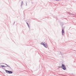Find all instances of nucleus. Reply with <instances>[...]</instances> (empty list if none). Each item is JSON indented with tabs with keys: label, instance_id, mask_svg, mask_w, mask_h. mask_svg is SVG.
Wrapping results in <instances>:
<instances>
[{
	"label": "nucleus",
	"instance_id": "nucleus-13",
	"mask_svg": "<svg viewBox=\"0 0 76 76\" xmlns=\"http://www.w3.org/2000/svg\"><path fill=\"white\" fill-rule=\"evenodd\" d=\"M26 5H27V3H26Z\"/></svg>",
	"mask_w": 76,
	"mask_h": 76
},
{
	"label": "nucleus",
	"instance_id": "nucleus-11",
	"mask_svg": "<svg viewBox=\"0 0 76 76\" xmlns=\"http://www.w3.org/2000/svg\"><path fill=\"white\" fill-rule=\"evenodd\" d=\"M31 3H32V4H33V2H31Z\"/></svg>",
	"mask_w": 76,
	"mask_h": 76
},
{
	"label": "nucleus",
	"instance_id": "nucleus-14",
	"mask_svg": "<svg viewBox=\"0 0 76 76\" xmlns=\"http://www.w3.org/2000/svg\"><path fill=\"white\" fill-rule=\"evenodd\" d=\"M14 23H15V22Z\"/></svg>",
	"mask_w": 76,
	"mask_h": 76
},
{
	"label": "nucleus",
	"instance_id": "nucleus-12",
	"mask_svg": "<svg viewBox=\"0 0 76 76\" xmlns=\"http://www.w3.org/2000/svg\"><path fill=\"white\" fill-rule=\"evenodd\" d=\"M68 14H69V15H71V14L69 13H68Z\"/></svg>",
	"mask_w": 76,
	"mask_h": 76
},
{
	"label": "nucleus",
	"instance_id": "nucleus-9",
	"mask_svg": "<svg viewBox=\"0 0 76 76\" xmlns=\"http://www.w3.org/2000/svg\"><path fill=\"white\" fill-rule=\"evenodd\" d=\"M28 25V26L29 28L30 27H29V24L28 25Z\"/></svg>",
	"mask_w": 76,
	"mask_h": 76
},
{
	"label": "nucleus",
	"instance_id": "nucleus-8",
	"mask_svg": "<svg viewBox=\"0 0 76 76\" xmlns=\"http://www.w3.org/2000/svg\"><path fill=\"white\" fill-rule=\"evenodd\" d=\"M56 0V1H59L60 0Z\"/></svg>",
	"mask_w": 76,
	"mask_h": 76
},
{
	"label": "nucleus",
	"instance_id": "nucleus-10",
	"mask_svg": "<svg viewBox=\"0 0 76 76\" xmlns=\"http://www.w3.org/2000/svg\"><path fill=\"white\" fill-rule=\"evenodd\" d=\"M27 23V25H29V24H28V23Z\"/></svg>",
	"mask_w": 76,
	"mask_h": 76
},
{
	"label": "nucleus",
	"instance_id": "nucleus-5",
	"mask_svg": "<svg viewBox=\"0 0 76 76\" xmlns=\"http://www.w3.org/2000/svg\"><path fill=\"white\" fill-rule=\"evenodd\" d=\"M6 64V65L7 66V67H9V68L10 69H12V67H10L9 65H7V64Z\"/></svg>",
	"mask_w": 76,
	"mask_h": 76
},
{
	"label": "nucleus",
	"instance_id": "nucleus-4",
	"mask_svg": "<svg viewBox=\"0 0 76 76\" xmlns=\"http://www.w3.org/2000/svg\"><path fill=\"white\" fill-rule=\"evenodd\" d=\"M62 35H64V29H62Z\"/></svg>",
	"mask_w": 76,
	"mask_h": 76
},
{
	"label": "nucleus",
	"instance_id": "nucleus-2",
	"mask_svg": "<svg viewBox=\"0 0 76 76\" xmlns=\"http://www.w3.org/2000/svg\"><path fill=\"white\" fill-rule=\"evenodd\" d=\"M6 73H8L9 74H12L13 73V72L12 71H9L6 70Z\"/></svg>",
	"mask_w": 76,
	"mask_h": 76
},
{
	"label": "nucleus",
	"instance_id": "nucleus-3",
	"mask_svg": "<svg viewBox=\"0 0 76 76\" xmlns=\"http://www.w3.org/2000/svg\"><path fill=\"white\" fill-rule=\"evenodd\" d=\"M62 69H63V70H65L66 69V68L64 64H62Z\"/></svg>",
	"mask_w": 76,
	"mask_h": 76
},
{
	"label": "nucleus",
	"instance_id": "nucleus-1",
	"mask_svg": "<svg viewBox=\"0 0 76 76\" xmlns=\"http://www.w3.org/2000/svg\"><path fill=\"white\" fill-rule=\"evenodd\" d=\"M41 45H43L45 47V48H47V47H48V45H47V44L45 42L44 43H41Z\"/></svg>",
	"mask_w": 76,
	"mask_h": 76
},
{
	"label": "nucleus",
	"instance_id": "nucleus-7",
	"mask_svg": "<svg viewBox=\"0 0 76 76\" xmlns=\"http://www.w3.org/2000/svg\"><path fill=\"white\" fill-rule=\"evenodd\" d=\"M1 67H6V66H4V65H1Z\"/></svg>",
	"mask_w": 76,
	"mask_h": 76
},
{
	"label": "nucleus",
	"instance_id": "nucleus-6",
	"mask_svg": "<svg viewBox=\"0 0 76 76\" xmlns=\"http://www.w3.org/2000/svg\"><path fill=\"white\" fill-rule=\"evenodd\" d=\"M23 1H22L21 5V7H22V5L23 4Z\"/></svg>",
	"mask_w": 76,
	"mask_h": 76
}]
</instances>
